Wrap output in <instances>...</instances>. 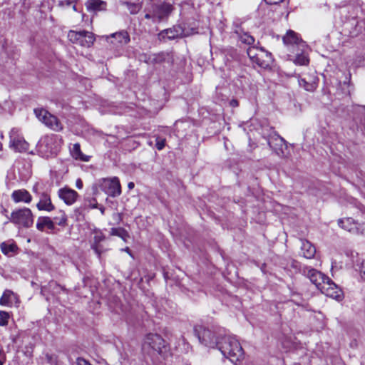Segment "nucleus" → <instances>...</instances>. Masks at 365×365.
<instances>
[{
  "label": "nucleus",
  "mask_w": 365,
  "mask_h": 365,
  "mask_svg": "<svg viewBox=\"0 0 365 365\" xmlns=\"http://www.w3.org/2000/svg\"><path fill=\"white\" fill-rule=\"evenodd\" d=\"M36 228L39 231H44L45 229L53 230L55 228L54 222L47 216L39 217L37 219Z\"/></svg>",
  "instance_id": "obj_25"
},
{
  "label": "nucleus",
  "mask_w": 365,
  "mask_h": 365,
  "mask_svg": "<svg viewBox=\"0 0 365 365\" xmlns=\"http://www.w3.org/2000/svg\"><path fill=\"white\" fill-rule=\"evenodd\" d=\"M2 253L8 257L16 254L18 251V247L14 241L4 242L0 245Z\"/></svg>",
  "instance_id": "obj_26"
},
{
  "label": "nucleus",
  "mask_w": 365,
  "mask_h": 365,
  "mask_svg": "<svg viewBox=\"0 0 365 365\" xmlns=\"http://www.w3.org/2000/svg\"><path fill=\"white\" fill-rule=\"evenodd\" d=\"M265 50L262 48H258L257 47H250L247 48V53L250 58V59L252 61L253 59L255 58L257 56L259 53V52H263Z\"/></svg>",
  "instance_id": "obj_34"
},
{
  "label": "nucleus",
  "mask_w": 365,
  "mask_h": 365,
  "mask_svg": "<svg viewBox=\"0 0 365 365\" xmlns=\"http://www.w3.org/2000/svg\"><path fill=\"white\" fill-rule=\"evenodd\" d=\"M1 148H2V145H1V143H0V150H1Z\"/></svg>",
  "instance_id": "obj_55"
},
{
  "label": "nucleus",
  "mask_w": 365,
  "mask_h": 365,
  "mask_svg": "<svg viewBox=\"0 0 365 365\" xmlns=\"http://www.w3.org/2000/svg\"><path fill=\"white\" fill-rule=\"evenodd\" d=\"M20 303L19 296L10 289H6L0 298V305L11 307Z\"/></svg>",
  "instance_id": "obj_18"
},
{
  "label": "nucleus",
  "mask_w": 365,
  "mask_h": 365,
  "mask_svg": "<svg viewBox=\"0 0 365 365\" xmlns=\"http://www.w3.org/2000/svg\"><path fill=\"white\" fill-rule=\"evenodd\" d=\"M67 36L72 43L86 48L91 47L96 41L93 33L84 30L79 31L70 30Z\"/></svg>",
  "instance_id": "obj_6"
},
{
  "label": "nucleus",
  "mask_w": 365,
  "mask_h": 365,
  "mask_svg": "<svg viewBox=\"0 0 365 365\" xmlns=\"http://www.w3.org/2000/svg\"><path fill=\"white\" fill-rule=\"evenodd\" d=\"M134 187H135V184H134V182H128V189H129V190H132V189H133V188H134Z\"/></svg>",
  "instance_id": "obj_44"
},
{
  "label": "nucleus",
  "mask_w": 365,
  "mask_h": 365,
  "mask_svg": "<svg viewBox=\"0 0 365 365\" xmlns=\"http://www.w3.org/2000/svg\"><path fill=\"white\" fill-rule=\"evenodd\" d=\"M165 145V140L157 138L156 139V148L158 150H161Z\"/></svg>",
  "instance_id": "obj_38"
},
{
  "label": "nucleus",
  "mask_w": 365,
  "mask_h": 365,
  "mask_svg": "<svg viewBox=\"0 0 365 365\" xmlns=\"http://www.w3.org/2000/svg\"><path fill=\"white\" fill-rule=\"evenodd\" d=\"M173 11V6L170 4L164 3L155 5L153 8V19L160 21L167 18Z\"/></svg>",
  "instance_id": "obj_15"
},
{
  "label": "nucleus",
  "mask_w": 365,
  "mask_h": 365,
  "mask_svg": "<svg viewBox=\"0 0 365 365\" xmlns=\"http://www.w3.org/2000/svg\"><path fill=\"white\" fill-rule=\"evenodd\" d=\"M99 209H100V210H101V212L102 214H104L105 208H104L103 207H102V206H101Z\"/></svg>",
  "instance_id": "obj_48"
},
{
  "label": "nucleus",
  "mask_w": 365,
  "mask_h": 365,
  "mask_svg": "<svg viewBox=\"0 0 365 365\" xmlns=\"http://www.w3.org/2000/svg\"><path fill=\"white\" fill-rule=\"evenodd\" d=\"M319 290L322 294L333 299L339 300L342 297L341 289L329 277Z\"/></svg>",
  "instance_id": "obj_12"
},
{
  "label": "nucleus",
  "mask_w": 365,
  "mask_h": 365,
  "mask_svg": "<svg viewBox=\"0 0 365 365\" xmlns=\"http://www.w3.org/2000/svg\"><path fill=\"white\" fill-rule=\"evenodd\" d=\"M36 207L38 210H44L47 212L53 211L55 209V206L51 202L50 195L46 192H42L40 195V200L36 205Z\"/></svg>",
  "instance_id": "obj_20"
},
{
  "label": "nucleus",
  "mask_w": 365,
  "mask_h": 365,
  "mask_svg": "<svg viewBox=\"0 0 365 365\" xmlns=\"http://www.w3.org/2000/svg\"><path fill=\"white\" fill-rule=\"evenodd\" d=\"M72 6V8L74 11H77V9H76V3H74L73 4L71 5Z\"/></svg>",
  "instance_id": "obj_47"
},
{
  "label": "nucleus",
  "mask_w": 365,
  "mask_h": 365,
  "mask_svg": "<svg viewBox=\"0 0 365 365\" xmlns=\"http://www.w3.org/2000/svg\"><path fill=\"white\" fill-rule=\"evenodd\" d=\"M235 33L238 36V38L242 43L247 45L254 43L255 38L247 32H245L241 27L236 26Z\"/></svg>",
  "instance_id": "obj_28"
},
{
  "label": "nucleus",
  "mask_w": 365,
  "mask_h": 365,
  "mask_svg": "<svg viewBox=\"0 0 365 365\" xmlns=\"http://www.w3.org/2000/svg\"><path fill=\"white\" fill-rule=\"evenodd\" d=\"M145 19H151V18H153V13L152 14H146L145 15Z\"/></svg>",
  "instance_id": "obj_45"
},
{
  "label": "nucleus",
  "mask_w": 365,
  "mask_h": 365,
  "mask_svg": "<svg viewBox=\"0 0 365 365\" xmlns=\"http://www.w3.org/2000/svg\"><path fill=\"white\" fill-rule=\"evenodd\" d=\"M361 277L365 280V267L363 265L361 270Z\"/></svg>",
  "instance_id": "obj_43"
},
{
  "label": "nucleus",
  "mask_w": 365,
  "mask_h": 365,
  "mask_svg": "<svg viewBox=\"0 0 365 365\" xmlns=\"http://www.w3.org/2000/svg\"><path fill=\"white\" fill-rule=\"evenodd\" d=\"M194 331L202 344L212 348L217 346V342L220 338L215 339L212 331L200 325L195 326Z\"/></svg>",
  "instance_id": "obj_9"
},
{
  "label": "nucleus",
  "mask_w": 365,
  "mask_h": 365,
  "mask_svg": "<svg viewBox=\"0 0 365 365\" xmlns=\"http://www.w3.org/2000/svg\"><path fill=\"white\" fill-rule=\"evenodd\" d=\"M11 148L17 152H25L29 149V143L24 140V137L19 134V130L13 128L9 133Z\"/></svg>",
  "instance_id": "obj_11"
},
{
  "label": "nucleus",
  "mask_w": 365,
  "mask_h": 365,
  "mask_svg": "<svg viewBox=\"0 0 365 365\" xmlns=\"http://www.w3.org/2000/svg\"><path fill=\"white\" fill-rule=\"evenodd\" d=\"M34 113L38 119L45 125L54 131L59 132L63 129V125L56 116L43 108L34 109Z\"/></svg>",
  "instance_id": "obj_7"
},
{
  "label": "nucleus",
  "mask_w": 365,
  "mask_h": 365,
  "mask_svg": "<svg viewBox=\"0 0 365 365\" xmlns=\"http://www.w3.org/2000/svg\"><path fill=\"white\" fill-rule=\"evenodd\" d=\"M230 105L232 106V107H237L239 106V103L237 100L235 99H232L230 101Z\"/></svg>",
  "instance_id": "obj_42"
},
{
  "label": "nucleus",
  "mask_w": 365,
  "mask_h": 365,
  "mask_svg": "<svg viewBox=\"0 0 365 365\" xmlns=\"http://www.w3.org/2000/svg\"><path fill=\"white\" fill-rule=\"evenodd\" d=\"M283 43L290 53L302 51L307 48L306 43L292 30H289L283 37Z\"/></svg>",
  "instance_id": "obj_5"
},
{
  "label": "nucleus",
  "mask_w": 365,
  "mask_h": 365,
  "mask_svg": "<svg viewBox=\"0 0 365 365\" xmlns=\"http://www.w3.org/2000/svg\"><path fill=\"white\" fill-rule=\"evenodd\" d=\"M122 1L123 4H128L130 3L129 0H122Z\"/></svg>",
  "instance_id": "obj_50"
},
{
  "label": "nucleus",
  "mask_w": 365,
  "mask_h": 365,
  "mask_svg": "<svg viewBox=\"0 0 365 365\" xmlns=\"http://www.w3.org/2000/svg\"><path fill=\"white\" fill-rule=\"evenodd\" d=\"M126 252H128V253H130V250H129V248H128V247L126 249Z\"/></svg>",
  "instance_id": "obj_54"
},
{
  "label": "nucleus",
  "mask_w": 365,
  "mask_h": 365,
  "mask_svg": "<svg viewBox=\"0 0 365 365\" xmlns=\"http://www.w3.org/2000/svg\"><path fill=\"white\" fill-rule=\"evenodd\" d=\"M46 361L50 365H56L57 357L56 355L46 354Z\"/></svg>",
  "instance_id": "obj_37"
},
{
  "label": "nucleus",
  "mask_w": 365,
  "mask_h": 365,
  "mask_svg": "<svg viewBox=\"0 0 365 365\" xmlns=\"http://www.w3.org/2000/svg\"><path fill=\"white\" fill-rule=\"evenodd\" d=\"M93 235V244L91 245V248L100 258L103 251L99 244L105 240V235L101 230H94Z\"/></svg>",
  "instance_id": "obj_24"
},
{
  "label": "nucleus",
  "mask_w": 365,
  "mask_h": 365,
  "mask_svg": "<svg viewBox=\"0 0 365 365\" xmlns=\"http://www.w3.org/2000/svg\"><path fill=\"white\" fill-rule=\"evenodd\" d=\"M9 314L5 311H0V326H6L8 324Z\"/></svg>",
  "instance_id": "obj_36"
},
{
  "label": "nucleus",
  "mask_w": 365,
  "mask_h": 365,
  "mask_svg": "<svg viewBox=\"0 0 365 365\" xmlns=\"http://www.w3.org/2000/svg\"><path fill=\"white\" fill-rule=\"evenodd\" d=\"M54 225L57 224L59 226L65 227L67 225V215L63 210H59L57 215L52 219Z\"/></svg>",
  "instance_id": "obj_33"
},
{
  "label": "nucleus",
  "mask_w": 365,
  "mask_h": 365,
  "mask_svg": "<svg viewBox=\"0 0 365 365\" xmlns=\"http://www.w3.org/2000/svg\"><path fill=\"white\" fill-rule=\"evenodd\" d=\"M267 1V3L270 4H279L282 1H284V0H266Z\"/></svg>",
  "instance_id": "obj_41"
},
{
  "label": "nucleus",
  "mask_w": 365,
  "mask_h": 365,
  "mask_svg": "<svg viewBox=\"0 0 365 365\" xmlns=\"http://www.w3.org/2000/svg\"><path fill=\"white\" fill-rule=\"evenodd\" d=\"M305 52L306 49H304V52L295 51L294 53L296 55L295 59L294 60L295 64L299 66H305L309 63V59Z\"/></svg>",
  "instance_id": "obj_32"
},
{
  "label": "nucleus",
  "mask_w": 365,
  "mask_h": 365,
  "mask_svg": "<svg viewBox=\"0 0 365 365\" xmlns=\"http://www.w3.org/2000/svg\"><path fill=\"white\" fill-rule=\"evenodd\" d=\"M58 196L66 205H71L76 202L79 195L74 190L64 187L58 190Z\"/></svg>",
  "instance_id": "obj_14"
},
{
  "label": "nucleus",
  "mask_w": 365,
  "mask_h": 365,
  "mask_svg": "<svg viewBox=\"0 0 365 365\" xmlns=\"http://www.w3.org/2000/svg\"><path fill=\"white\" fill-rule=\"evenodd\" d=\"M85 5L88 11H99L106 9V4L101 0H86Z\"/></svg>",
  "instance_id": "obj_30"
},
{
  "label": "nucleus",
  "mask_w": 365,
  "mask_h": 365,
  "mask_svg": "<svg viewBox=\"0 0 365 365\" xmlns=\"http://www.w3.org/2000/svg\"><path fill=\"white\" fill-rule=\"evenodd\" d=\"M285 144V140L279 135H274L268 140L269 146L275 151L277 155L283 153V147Z\"/></svg>",
  "instance_id": "obj_21"
},
{
  "label": "nucleus",
  "mask_w": 365,
  "mask_h": 365,
  "mask_svg": "<svg viewBox=\"0 0 365 365\" xmlns=\"http://www.w3.org/2000/svg\"><path fill=\"white\" fill-rule=\"evenodd\" d=\"M106 192L111 197L121 194V187L118 178L115 177L105 181Z\"/></svg>",
  "instance_id": "obj_17"
},
{
  "label": "nucleus",
  "mask_w": 365,
  "mask_h": 365,
  "mask_svg": "<svg viewBox=\"0 0 365 365\" xmlns=\"http://www.w3.org/2000/svg\"><path fill=\"white\" fill-rule=\"evenodd\" d=\"M76 2V0H63L59 1V5L61 6H70Z\"/></svg>",
  "instance_id": "obj_39"
},
{
  "label": "nucleus",
  "mask_w": 365,
  "mask_h": 365,
  "mask_svg": "<svg viewBox=\"0 0 365 365\" xmlns=\"http://www.w3.org/2000/svg\"><path fill=\"white\" fill-rule=\"evenodd\" d=\"M1 209H2V213L6 215V213H7V210L2 207H1Z\"/></svg>",
  "instance_id": "obj_49"
},
{
  "label": "nucleus",
  "mask_w": 365,
  "mask_h": 365,
  "mask_svg": "<svg viewBox=\"0 0 365 365\" xmlns=\"http://www.w3.org/2000/svg\"><path fill=\"white\" fill-rule=\"evenodd\" d=\"M63 143L61 137L51 134L44 136L39 142L38 149L45 158L56 155L59 151Z\"/></svg>",
  "instance_id": "obj_3"
},
{
  "label": "nucleus",
  "mask_w": 365,
  "mask_h": 365,
  "mask_svg": "<svg viewBox=\"0 0 365 365\" xmlns=\"http://www.w3.org/2000/svg\"><path fill=\"white\" fill-rule=\"evenodd\" d=\"M183 29L180 26H175L173 28L165 29L159 33L158 38L160 40H173L182 36Z\"/></svg>",
  "instance_id": "obj_16"
},
{
  "label": "nucleus",
  "mask_w": 365,
  "mask_h": 365,
  "mask_svg": "<svg viewBox=\"0 0 365 365\" xmlns=\"http://www.w3.org/2000/svg\"><path fill=\"white\" fill-rule=\"evenodd\" d=\"M110 235L113 236H118L121 238H124L125 236H128L127 232L121 227L119 228H112L110 230Z\"/></svg>",
  "instance_id": "obj_35"
},
{
  "label": "nucleus",
  "mask_w": 365,
  "mask_h": 365,
  "mask_svg": "<svg viewBox=\"0 0 365 365\" xmlns=\"http://www.w3.org/2000/svg\"><path fill=\"white\" fill-rule=\"evenodd\" d=\"M338 225L342 229L354 235H365V223L359 224L351 217L339 219Z\"/></svg>",
  "instance_id": "obj_10"
},
{
  "label": "nucleus",
  "mask_w": 365,
  "mask_h": 365,
  "mask_svg": "<svg viewBox=\"0 0 365 365\" xmlns=\"http://www.w3.org/2000/svg\"><path fill=\"white\" fill-rule=\"evenodd\" d=\"M76 186L79 190L83 188V182L80 178L76 180Z\"/></svg>",
  "instance_id": "obj_40"
},
{
  "label": "nucleus",
  "mask_w": 365,
  "mask_h": 365,
  "mask_svg": "<svg viewBox=\"0 0 365 365\" xmlns=\"http://www.w3.org/2000/svg\"><path fill=\"white\" fill-rule=\"evenodd\" d=\"M11 199L15 203L24 202L29 204L32 200L31 195L26 189L14 190L11 193Z\"/></svg>",
  "instance_id": "obj_19"
},
{
  "label": "nucleus",
  "mask_w": 365,
  "mask_h": 365,
  "mask_svg": "<svg viewBox=\"0 0 365 365\" xmlns=\"http://www.w3.org/2000/svg\"><path fill=\"white\" fill-rule=\"evenodd\" d=\"M71 156L78 160L88 162L91 157L84 155L81 150V145L78 143L73 145L72 148H70Z\"/></svg>",
  "instance_id": "obj_27"
},
{
  "label": "nucleus",
  "mask_w": 365,
  "mask_h": 365,
  "mask_svg": "<svg viewBox=\"0 0 365 365\" xmlns=\"http://www.w3.org/2000/svg\"><path fill=\"white\" fill-rule=\"evenodd\" d=\"M299 84L307 91H314L317 88V81L314 78L309 81L306 78H300L299 80Z\"/></svg>",
  "instance_id": "obj_31"
},
{
  "label": "nucleus",
  "mask_w": 365,
  "mask_h": 365,
  "mask_svg": "<svg viewBox=\"0 0 365 365\" xmlns=\"http://www.w3.org/2000/svg\"><path fill=\"white\" fill-rule=\"evenodd\" d=\"M252 62L261 68H267L270 66L272 63V55L266 51L259 52Z\"/></svg>",
  "instance_id": "obj_22"
},
{
  "label": "nucleus",
  "mask_w": 365,
  "mask_h": 365,
  "mask_svg": "<svg viewBox=\"0 0 365 365\" xmlns=\"http://www.w3.org/2000/svg\"><path fill=\"white\" fill-rule=\"evenodd\" d=\"M6 216L11 222L24 227H30L34 223L33 213L31 210L27 207L14 210L9 217L6 215Z\"/></svg>",
  "instance_id": "obj_4"
},
{
  "label": "nucleus",
  "mask_w": 365,
  "mask_h": 365,
  "mask_svg": "<svg viewBox=\"0 0 365 365\" xmlns=\"http://www.w3.org/2000/svg\"><path fill=\"white\" fill-rule=\"evenodd\" d=\"M217 347L222 354L232 363L240 361L244 356V351L239 341L234 336L225 335L220 337L217 342Z\"/></svg>",
  "instance_id": "obj_2"
},
{
  "label": "nucleus",
  "mask_w": 365,
  "mask_h": 365,
  "mask_svg": "<svg viewBox=\"0 0 365 365\" xmlns=\"http://www.w3.org/2000/svg\"><path fill=\"white\" fill-rule=\"evenodd\" d=\"M167 351L166 342L160 334L149 333L145 336L142 352L145 359L154 362L158 359L159 356H164Z\"/></svg>",
  "instance_id": "obj_1"
},
{
  "label": "nucleus",
  "mask_w": 365,
  "mask_h": 365,
  "mask_svg": "<svg viewBox=\"0 0 365 365\" xmlns=\"http://www.w3.org/2000/svg\"><path fill=\"white\" fill-rule=\"evenodd\" d=\"M301 250L302 255L307 259H312L316 253L314 246L307 240L302 241Z\"/></svg>",
  "instance_id": "obj_29"
},
{
  "label": "nucleus",
  "mask_w": 365,
  "mask_h": 365,
  "mask_svg": "<svg viewBox=\"0 0 365 365\" xmlns=\"http://www.w3.org/2000/svg\"><path fill=\"white\" fill-rule=\"evenodd\" d=\"M126 252H128V253H130V250H129V248H128V247L126 249Z\"/></svg>",
  "instance_id": "obj_53"
},
{
  "label": "nucleus",
  "mask_w": 365,
  "mask_h": 365,
  "mask_svg": "<svg viewBox=\"0 0 365 365\" xmlns=\"http://www.w3.org/2000/svg\"><path fill=\"white\" fill-rule=\"evenodd\" d=\"M110 41L115 46H123L128 43L130 41L129 35L125 31H120L113 34L109 37Z\"/></svg>",
  "instance_id": "obj_23"
},
{
  "label": "nucleus",
  "mask_w": 365,
  "mask_h": 365,
  "mask_svg": "<svg viewBox=\"0 0 365 365\" xmlns=\"http://www.w3.org/2000/svg\"><path fill=\"white\" fill-rule=\"evenodd\" d=\"M90 207L91 208H97L98 207V203L91 204Z\"/></svg>",
  "instance_id": "obj_46"
},
{
  "label": "nucleus",
  "mask_w": 365,
  "mask_h": 365,
  "mask_svg": "<svg viewBox=\"0 0 365 365\" xmlns=\"http://www.w3.org/2000/svg\"><path fill=\"white\" fill-rule=\"evenodd\" d=\"M36 186H34V188H33V190H34V192H36Z\"/></svg>",
  "instance_id": "obj_51"
},
{
  "label": "nucleus",
  "mask_w": 365,
  "mask_h": 365,
  "mask_svg": "<svg viewBox=\"0 0 365 365\" xmlns=\"http://www.w3.org/2000/svg\"><path fill=\"white\" fill-rule=\"evenodd\" d=\"M3 364H4V361L0 360V365H3Z\"/></svg>",
  "instance_id": "obj_52"
},
{
  "label": "nucleus",
  "mask_w": 365,
  "mask_h": 365,
  "mask_svg": "<svg viewBox=\"0 0 365 365\" xmlns=\"http://www.w3.org/2000/svg\"><path fill=\"white\" fill-rule=\"evenodd\" d=\"M345 18L346 19L342 25L343 34L351 38L358 36L363 30L361 23L356 16H349Z\"/></svg>",
  "instance_id": "obj_8"
},
{
  "label": "nucleus",
  "mask_w": 365,
  "mask_h": 365,
  "mask_svg": "<svg viewBox=\"0 0 365 365\" xmlns=\"http://www.w3.org/2000/svg\"><path fill=\"white\" fill-rule=\"evenodd\" d=\"M304 272L310 281L315 284L318 289H320V287H322L324 282L328 279V277H326L323 273L313 268L306 267Z\"/></svg>",
  "instance_id": "obj_13"
}]
</instances>
